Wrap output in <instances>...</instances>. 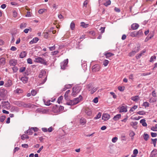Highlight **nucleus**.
<instances>
[{
	"label": "nucleus",
	"instance_id": "1",
	"mask_svg": "<svg viewBox=\"0 0 157 157\" xmlns=\"http://www.w3.org/2000/svg\"><path fill=\"white\" fill-rule=\"evenodd\" d=\"M81 89L82 87L81 86L78 85L75 86L73 88L72 92L71 95L72 96L75 97L80 92Z\"/></svg>",
	"mask_w": 157,
	"mask_h": 157
},
{
	"label": "nucleus",
	"instance_id": "2",
	"mask_svg": "<svg viewBox=\"0 0 157 157\" xmlns=\"http://www.w3.org/2000/svg\"><path fill=\"white\" fill-rule=\"evenodd\" d=\"M58 108L59 109H58V110L56 111L55 109L56 108L58 109V106L57 105L53 106L52 108L53 111V112L56 113H59L62 111L64 109V107L61 106H60L59 107H58Z\"/></svg>",
	"mask_w": 157,
	"mask_h": 157
},
{
	"label": "nucleus",
	"instance_id": "3",
	"mask_svg": "<svg viewBox=\"0 0 157 157\" xmlns=\"http://www.w3.org/2000/svg\"><path fill=\"white\" fill-rule=\"evenodd\" d=\"M7 93V90L4 88L0 89V96L2 98H4Z\"/></svg>",
	"mask_w": 157,
	"mask_h": 157
},
{
	"label": "nucleus",
	"instance_id": "4",
	"mask_svg": "<svg viewBox=\"0 0 157 157\" xmlns=\"http://www.w3.org/2000/svg\"><path fill=\"white\" fill-rule=\"evenodd\" d=\"M68 63V59L65 60L61 62L60 63L61 68L63 70H64L65 68L67 67Z\"/></svg>",
	"mask_w": 157,
	"mask_h": 157
},
{
	"label": "nucleus",
	"instance_id": "5",
	"mask_svg": "<svg viewBox=\"0 0 157 157\" xmlns=\"http://www.w3.org/2000/svg\"><path fill=\"white\" fill-rule=\"evenodd\" d=\"M39 77L40 78H47V76L45 71L44 70H42L40 73Z\"/></svg>",
	"mask_w": 157,
	"mask_h": 157
},
{
	"label": "nucleus",
	"instance_id": "6",
	"mask_svg": "<svg viewBox=\"0 0 157 157\" xmlns=\"http://www.w3.org/2000/svg\"><path fill=\"white\" fill-rule=\"evenodd\" d=\"M92 71L94 72L98 71L100 69V67L98 65H95L92 67Z\"/></svg>",
	"mask_w": 157,
	"mask_h": 157
},
{
	"label": "nucleus",
	"instance_id": "7",
	"mask_svg": "<svg viewBox=\"0 0 157 157\" xmlns=\"http://www.w3.org/2000/svg\"><path fill=\"white\" fill-rule=\"evenodd\" d=\"M110 117V115L107 113H103L102 116V119L104 121H106L108 120Z\"/></svg>",
	"mask_w": 157,
	"mask_h": 157
},
{
	"label": "nucleus",
	"instance_id": "8",
	"mask_svg": "<svg viewBox=\"0 0 157 157\" xmlns=\"http://www.w3.org/2000/svg\"><path fill=\"white\" fill-rule=\"evenodd\" d=\"M157 155V149H154L151 152L150 157H156Z\"/></svg>",
	"mask_w": 157,
	"mask_h": 157
},
{
	"label": "nucleus",
	"instance_id": "9",
	"mask_svg": "<svg viewBox=\"0 0 157 157\" xmlns=\"http://www.w3.org/2000/svg\"><path fill=\"white\" fill-rule=\"evenodd\" d=\"M14 104L17 106L21 107H24V102L20 101H15Z\"/></svg>",
	"mask_w": 157,
	"mask_h": 157
},
{
	"label": "nucleus",
	"instance_id": "10",
	"mask_svg": "<svg viewBox=\"0 0 157 157\" xmlns=\"http://www.w3.org/2000/svg\"><path fill=\"white\" fill-rule=\"evenodd\" d=\"M9 63L10 65L15 66L17 63V60L14 59H11L10 60Z\"/></svg>",
	"mask_w": 157,
	"mask_h": 157
},
{
	"label": "nucleus",
	"instance_id": "11",
	"mask_svg": "<svg viewBox=\"0 0 157 157\" xmlns=\"http://www.w3.org/2000/svg\"><path fill=\"white\" fill-rule=\"evenodd\" d=\"M12 85V81L9 79L7 81L5 82L4 86L6 87H9L11 86Z\"/></svg>",
	"mask_w": 157,
	"mask_h": 157
},
{
	"label": "nucleus",
	"instance_id": "12",
	"mask_svg": "<svg viewBox=\"0 0 157 157\" xmlns=\"http://www.w3.org/2000/svg\"><path fill=\"white\" fill-rule=\"evenodd\" d=\"M23 92V90L22 89L20 88H17L14 91V93L15 94H20Z\"/></svg>",
	"mask_w": 157,
	"mask_h": 157
},
{
	"label": "nucleus",
	"instance_id": "13",
	"mask_svg": "<svg viewBox=\"0 0 157 157\" xmlns=\"http://www.w3.org/2000/svg\"><path fill=\"white\" fill-rule=\"evenodd\" d=\"M127 110L126 106H122L120 108L119 112H126Z\"/></svg>",
	"mask_w": 157,
	"mask_h": 157
},
{
	"label": "nucleus",
	"instance_id": "14",
	"mask_svg": "<svg viewBox=\"0 0 157 157\" xmlns=\"http://www.w3.org/2000/svg\"><path fill=\"white\" fill-rule=\"evenodd\" d=\"M82 96L80 95L79 96V97L75 98L73 101H74V103H76L78 102V103L82 100Z\"/></svg>",
	"mask_w": 157,
	"mask_h": 157
},
{
	"label": "nucleus",
	"instance_id": "15",
	"mask_svg": "<svg viewBox=\"0 0 157 157\" xmlns=\"http://www.w3.org/2000/svg\"><path fill=\"white\" fill-rule=\"evenodd\" d=\"M104 55L105 56L106 58L110 57L114 55V54L110 52H105L104 53Z\"/></svg>",
	"mask_w": 157,
	"mask_h": 157
},
{
	"label": "nucleus",
	"instance_id": "16",
	"mask_svg": "<svg viewBox=\"0 0 157 157\" xmlns=\"http://www.w3.org/2000/svg\"><path fill=\"white\" fill-rule=\"evenodd\" d=\"M85 113L88 116H90L92 114V112L89 108L85 109Z\"/></svg>",
	"mask_w": 157,
	"mask_h": 157
},
{
	"label": "nucleus",
	"instance_id": "17",
	"mask_svg": "<svg viewBox=\"0 0 157 157\" xmlns=\"http://www.w3.org/2000/svg\"><path fill=\"white\" fill-rule=\"evenodd\" d=\"M39 39L37 37L34 38L30 42V44H33L34 43H36L38 40Z\"/></svg>",
	"mask_w": 157,
	"mask_h": 157
},
{
	"label": "nucleus",
	"instance_id": "18",
	"mask_svg": "<svg viewBox=\"0 0 157 157\" xmlns=\"http://www.w3.org/2000/svg\"><path fill=\"white\" fill-rule=\"evenodd\" d=\"M78 103V102L76 103H74V101H73L70 100L69 101H67L66 103V104L69 105H72L76 104Z\"/></svg>",
	"mask_w": 157,
	"mask_h": 157
},
{
	"label": "nucleus",
	"instance_id": "19",
	"mask_svg": "<svg viewBox=\"0 0 157 157\" xmlns=\"http://www.w3.org/2000/svg\"><path fill=\"white\" fill-rule=\"evenodd\" d=\"M26 54L27 53L26 52L23 51L20 53V57L21 58H23L26 56Z\"/></svg>",
	"mask_w": 157,
	"mask_h": 157
},
{
	"label": "nucleus",
	"instance_id": "20",
	"mask_svg": "<svg viewBox=\"0 0 157 157\" xmlns=\"http://www.w3.org/2000/svg\"><path fill=\"white\" fill-rule=\"evenodd\" d=\"M121 114H118L115 115L113 117V119L114 120L117 121H118L121 117Z\"/></svg>",
	"mask_w": 157,
	"mask_h": 157
},
{
	"label": "nucleus",
	"instance_id": "21",
	"mask_svg": "<svg viewBox=\"0 0 157 157\" xmlns=\"http://www.w3.org/2000/svg\"><path fill=\"white\" fill-rule=\"evenodd\" d=\"M25 134H28L29 135H31L33 133L32 129H31V128L28 130L25 131Z\"/></svg>",
	"mask_w": 157,
	"mask_h": 157
},
{
	"label": "nucleus",
	"instance_id": "22",
	"mask_svg": "<svg viewBox=\"0 0 157 157\" xmlns=\"http://www.w3.org/2000/svg\"><path fill=\"white\" fill-rule=\"evenodd\" d=\"M140 123L142 124L143 126L144 127L147 126V124L145 122V120L144 119L141 120L140 121Z\"/></svg>",
	"mask_w": 157,
	"mask_h": 157
},
{
	"label": "nucleus",
	"instance_id": "23",
	"mask_svg": "<svg viewBox=\"0 0 157 157\" xmlns=\"http://www.w3.org/2000/svg\"><path fill=\"white\" fill-rule=\"evenodd\" d=\"M33 105L30 103L26 104L24 103V107L26 108H30L31 107H32Z\"/></svg>",
	"mask_w": 157,
	"mask_h": 157
},
{
	"label": "nucleus",
	"instance_id": "24",
	"mask_svg": "<svg viewBox=\"0 0 157 157\" xmlns=\"http://www.w3.org/2000/svg\"><path fill=\"white\" fill-rule=\"evenodd\" d=\"M137 124V122L136 121H132L131 123V125L132 126L135 128H136Z\"/></svg>",
	"mask_w": 157,
	"mask_h": 157
},
{
	"label": "nucleus",
	"instance_id": "25",
	"mask_svg": "<svg viewBox=\"0 0 157 157\" xmlns=\"http://www.w3.org/2000/svg\"><path fill=\"white\" fill-rule=\"evenodd\" d=\"M80 123L82 125H84L86 123V120L83 118H81L80 120Z\"/></svg>",
	"mask_w": 157,
	"mask_h": 157
},
{
	"label": "nucleus",
	"instance_id": "26",
	"mask_svg": "<svg viewBox=\"0 0 157 157\" xmlns=\"http://www.w3.org/2000/svg\"><path fill=\"white\" fill-rule=\"evenodd\" d=\"M29 136L24 134L21 136V139L23 140H24L25 139H29Z\"/></svg>",
	"mask_w": 157,
	"mask_h": 157
},
{
	"label": "nucleus",
	"instance_id": "27",
	"mask_svg": "<svg viewBox=\"0 0 157 157\" xmlns=\"http://www.w3.org/2000/svg\"><path fill=\"white\" fill-rule=\"evenodd\" d=\"M5 63V59L4 58L0 59V65H3Z\"/></svg>",
	"mask_w": 157,
	"mask_h": 157
},
{
	"label": "nucleus",
	"instance_id": "28",
	"mask_svg": "<svg viewBox=\"0 0 157 157\" xmlns=\"http://www.w3.org/2000/svg\"><path fill=\"white\" fill-rule=\"evenodd\" d=\"M137 154V149H135L133 151V154L131 155L132 157H135L136 156Z\"/></svg>",
	"mask_w": 157,
	"mask_h": 157
},
{
	"label": "nucleus",
	"instance_id": "29",
	"mask_svg": "<svg viewBox=\"0 0 157 157\" xmlns=\"http://www.w3.org/2000/svg\"><path fill=\"white\" fill-rule=\"evenodd\" d=\"M131 28L133 30H135L137 29V24H133L131 25Z\"/></svg>",
	"mask_w": 157,
	"mask_h": 157
},
{
	"label": "nucleus",
	"instance_id": "30",
	"mask_svg": "<svg viewBox=\"0 0 157 157\" xmlns=\"http://www.w3.org/2000/svg\"><path fill=\"white\" fill-rule=\"evenodd\" d=\"M101 112H99L97 116L94 118V119L96 120L100 118L101 116Z\"/></svg>",
	"mask_w": 157,
	"mask_h": 157
},
{
	"label": "nucleus",
	"instance_id": "31",
	"mask_svg": "<svg viewBox=\"0 0 157 157\" xmlns=\"http://www.w3.org/2000/svg\"><path fill=\"white\" fill-rule=\"evenodd\" d=\"M27 24L26 23H21L20 26V28L23 29L26 27Z\"/></svg>",
	"mask_w": 157,
	"mask_h": 157
},
{
	"label": "nucleus",
	"instance_id": "32",
	"mask_svg": "<svg viewBox=\"0 0 157 157\" xmlns=\"http://www.w3.org/2000/svg\"><path fill=\"white\" fill-rule=\"evenodd\" d=\"M6 117L5 115L1 116L0 117V121L3 122L4 121Z\"/></svg>",
	"mask_w": 157,
	"mask_h": 157
},
{
	"label": "nucleus",
	"instance_id": "33",
	"mask_svg": "<svg viewBox=\"0 0 157 157\" xmlns=\"http://www.w3.org/2000/svg\"><path fill=\"white\" fill-rule=\"evenodd\" d=\"M81 26L83 28H86L88 27L89 25L88 24H86L84 22H81Z\"/></svg>",
	"mask_w": 157,
	"mask_h": 157
},
{
	"label": "nucleus",
	"instance_id": "34",
	"mask_svg": "<svg viewBox=\"0 0 157 157\" xmlns=\"http://www.w3.org/2000/svg\"><path fill=\"white\" fill-rule=\"evenodd\" d=\"M70 28L71 29L73 30L74 29L75 27V24L74 22H72L70 25Z\"/></svg>",
	"mask_w": 157,
	"mask_h": 157
},
{
	"label": "nucleus",
	"instance_id": "35",
	"mask_svg": "<svg viewBox=\"0 0 157 157\" xmlns=\"http://www.w3.org/2000/svg\"><path fill=\"white\" fill-rule=\"evenodd\" d=\"M137 105H134L133 107H132V108H131V109L129 110L130 112L131 113V112H133L135 109H136L137 108Z\"/></svg>",
	"mask_w": 157,
	"mask_h": 157
},
{
	"label": "nucleus",
	"instance_id": "36",
	"mask_svg": "<svg viewBox=\"0 0 157 157\" xmlns=\"http://www.w3.org/2000/svg\"><path fill=\"white\" fill-rule=\"evenodd\" d=\"M157 99L155 98H150L149 101L151 103H153L156 101Z\"/></svg>",
	"mask_w": 157,
	"mask_h": 157
},
{
	"label": "nucleus",
	"instance_id": "37",
	"mask_svg": "<svg viewBox=\"0 0 157 157\" xmlns=\"http://www.w3.org/2000/svg\"><path fill=\"white\" fill-rule=\"evenodd\" d=\"M144 139L145 141H147L149 138V135L147 134L144 133Z\"/></svg>",
	"mask_w": 157,
	"mask_h": 157
},
{
	"label": "nucleus",
	"instance_id": "38",
	"mask_svg": "<svg viewBox=\"0 0 157 157\" xmlns=\"http://www.w3.org/2000/svg\"><path fill=\"white\" fill-rule=\"evenodd\" d=\"M109 63V61L108 60L105 59L103 62V65L105 67L106 66L108 65Z\"/></svg>",
	"mask_w": 157,
	"mask_h": 157
},
{
	"label": "nucleus",
	"instance_id": "39",
	"mask_svg": "<svg viewBox=\"0 0 157 157\" xmlns=\"http://www.w3.org/2000/svg\"><path fill=\"white\" fill-rule=\"evenodd\" d=\"M63 97L62 96H61L59 97L58 99V100L57 101V102L59 104H60L61 101L62 100H63Z\"/></svg>",
	"mask_w": 157,
	"mask_h": 157
},
{
	"label": "nucleus",
	"instance_id": "40",
	"mask_svg": "<svg viewBox=\"0 0 157 157\" xmlns=\"http://www.w3.org/2000/svg\"><path fill=\"white\" fill-rule=\"evenodd\" d=\"M94 85L92 83H90L87 86V88L88 89H91L93 88Z\"/></svg>",
	"mask_w": 157,
	"mask_h": 157
},
{
	"label": "nucleus",
	"instance_id": "41",
	"mask_svg": "<svg viewBox=\"0 0 157 157\" xmlns=\"http://www.w3.org/2000/svg\"><path fill=\"white\" fill-rule=\"evenodd\" d=\"M111 4V1L110 0H109L106 2L105 3H104V5L105 6H108L110 5Z\"/></svg>",
	"mask_w": 157,
	"mask_h": 157
},
{
	"label": "nucleus",
	"instance_id": "42",
	"mask_svg": "<svg viewBox=\"0 0 157 157\" xmlns=\"http://www.w3.org/2000/svg\"><path fill=\"white\" fill-rule=\"evenodd\" d=\"M40 63L43 64L44 65H46L47 64V63L44 59L42 58L40 62Z\"/></svg>",
	"mask_w": 157,
	"mask_h": 157
},
{
	"label": "nucleus",
	"instance_id": "43",
	"mask_svg": "<svg viewBox=\"0 0 157 157\" xmlns=\"http://www.w3.org/2000/svg\"><path fill=\"white\" fill-rule=\"evenodd\" d=\"M44 104L47 106H49L50 105L51 103H50V100H48L47 101H45V100L44 101Z\"/></svg>",
	"mask_w": 157,
	"mask_h": 157
},
{
	"label": "nucleus",
	"instance_id": "44",
	"mask_svg": "<svg viewBox=\"0 0 157 157\" xmlns=\"http://www.w3.org/2000/svg\"><path fill=\"white\" fill-rule=\"evenodd\" d=\"M98 87H96L95 88H93L92 90H91L90 94H93L98 89Z\"/></svg>",
	"mask_w": 157,
	"mask_h": 157
},
{
	"label": "nucleus",
	"instance_id": "45",
	"mask_svg": "<svg viewBox=\"0 0 157 157\" xmlns=\"http://www.w3.org/2000/svg\"><path fill=\"white\" fill-rule=\"evenodd\" d=\"M42 58L40 57H38L35 58V62L40 63Z\"/></svg>",
	"mask_w": 157,
	"mask_h": 157
},
{
	"label": "nucleus",
	"instance_id": "46",
	"mask_svg": "<svg viewBox=\"0 0 157 157\" xmlns=\"http://www.w3.org/2000/svg\"><path fill=\"white\" fill-rule=\"evenodd\" d=\"M132 100L136 102L137 101V96L132 97L131 98Z\"/></svg>",
	"mask_w": 157,
	"mask_h": 157
},
{
	"label": "nucleus",
	"instance_id": "47",
	"mask_svg": "<svg viewBox=\"0 0 157 157\" xmlns=\"http://www.w3.org/2000/svg\"><path fill=\"white\" fill-rule=\"evenodd\" d=\"M146 51L145 50H143V51H142L139 54V55L138 56V58L141 57L142 55L144 54V53Z\"/></svg>",
	"mask_w": 157,
	"mask_h": 157
},
{
	"label": "nucleus",
	"instance_id": "48",
	"mask_svg": "<svg viewBox=\"0 0 157 157\" xmlns=\"http://www.w3.org/2000/svg\"><path fill=\"white\" fill-rule=\"evenodd\" d=\"M118 140V138L117 137H115L112 139V141L113 143H115Z\"/></svg>",
	"mask_w": 157,
	"mask_h": 157
},
{
	"label": "nucleus",
	"instance_id": "49",
	"mask_svg": "<svg viewBox=\"0 0 157 157\" xmlns=\"http://www.w3.org/2000/svg\"><path fill=\"white\" fill-rule=\"evenodd\" d=\"M118 88L120 91H123L124 90V86H119L118 87Z\"/></svg>",
	"mask_w": 157,
	"mask_h": 157
},
{
	"label": "nucleus",
	"instance_id": "50",
	"mask_svg": "<svg viewBox=\"0 0 157 157\" xmlns=\"http://www.w3.org/2000/svg\"><path fill=\"white\" fill-rule=\"evenodd\" d=\"M136 53V52L135 51H132L129 54V56H133Z\"/></svg>",
	"mask_w": 157,
	"mask_h": 157
},
{
	"label": "nucleus",
	"instance_id": "51",
	"mask_svg": "<svg viewBox=\"0 0 157 157\" xmlns=\"http://www.w3.org/2000/svg\"><path fill=\"white\" fill-rule=\"evenodd\" d=\"M137 35V32L136 31H134L132 33L131 36H136Z\"/></svg>",
	"mask_w": 157,
	"mask_h": 157
},
{
	"label": "nucleus",
	"instance_id": "52",
	"mask_svg": "<svg viewBox=\"0 0 157 157\" xmlns=\"http://www.w3.org/2000/svg\"><path fill=\"white\" fill-rule=\"evenodd\" d=\"M26 68L25 67H21L19 69V71L20 72H23L25 71Z\"/></svg>",
	"mask_w": 157,
	"mask_h": 157
},
{
	"label": "nucleus",
	"instance_id": "53",
	"mask_svg": "<svg viewBox=\"0 0 157 157\" xmlns=\"http://www.w3.org/2000/svg\"><path fill=\"white\" fill-rule=\"evenodd\" d=\"M31 129H32L33 131L34 132H37L39 129L36 127H31Z\"/></svg>",
	"mask_w": 157,
	"mask_h": 157
},
{
	"label": "nucleus",
	"instance_id": "54",
	"mask_svg": "<svg viewBox=\"0 0 157 157\" xmlns=\"http://www.w3.org/2000/svg\"><path fill=\"white\" fill-rule=\"evenodd\" d=\"M31 92L32 95L33 96H34L35 95H36V91L35 90H32Z\"/></svg>",
	"mask_w": 157,
	"mask_h": 157
},
{
	"label": "nucleus",
	"instance_id": "55",
	"mask_svg": "<svg viewBox=\"0 0 157 157\" xmlns=\"http://www.w3.org/2000/svg\"><path fill=\"white\" fill-rule=\"evenodd\" d=\"M45 10V9H41L39 10L38 12L40 14H42Z\"/></svg>",
	"mask_w": 157,
	"mask_h": 157
},
{
	"label": "nucleus",
	"instance_id": "56",
	"mask_svg": "<svg viewBox=\"0 0 157 157\" xmlns=\"http://www.w3.org/2000/svg\"><path fill=\"white\" fill-rule=\"evenodd\" d=\"M105 27H101L100 29V30L101 31V33H104L105 32Z\"/></svg>",
	"mask_w": 157,
	"mask_h": 157
},
{
	"label": "nucleus",
	"instance_id": "57",
	"mask_svg": "<svg viewBox=\"0 0 157 157\" xmlns=\"http://www.w3.org/2000/svg\"><path fill=\"white\" fill-rule=\"evenodd\" d=\"M29 30H30V31H31V28H30L29 29H25L24 30V32H25L26 33H28L29 31Z\"/></svg>",
	"mask_w": 157,
	"mask_h": 157
},
{
	"label": "nucleus",
	"instance_id": "58",
	"mask_svg": "<svg viewBox=\"0 0 157 157\" xmlns=\"http://www.w3.org/2000/svg\"><path fill=\"white\" fill-rule=\"evenodd\" d=\"M44 36L45 38H48V32L44 33Z\"/></svg>",
	"mask_w": 157,
	"mask_h": 157
},
{
	"label": "nucleus",
	"instance_id": "59",
	"mask_svg": "<svg viewBox=\"0 0 157 157\" xmlns=\"http://www.w3.org/2000/svg\"><path fill=\"white\" fill-rule=\"evenodd\" d=\"M21 146L23 147L26 148H28L29 147L28 145L27 144H22L21 145Z\"/></svg>",
	"mask_w": 157,
	"mask_h": 157
},
{
	"label": "nucleus",
	"instance_id": "60",
	"mask_svg": "<svg viewBox=\"0 0 157 157\" xmlns=\"http://www.w3.org/2000/svg\"><path fill=\"white\" fill-rule=\"evenodd\" d=\"M27 62L28 63L32 64L33 63L32 60V59L30 58H29L27 59Z\"/></svg>",
	"mask_w": 157,
	"mask_h": 157
},
{
	"label": "nucleus",
	"instance_id": "61",
	"mask_svg": "<svg viewBox=\"0 0 157 157\" xmlns=\"http://www.w3.org/2000/svg\"><path fill=\"white\" fill-rule=\"evenodd\" d=\"M17 13L15 11H13V16L14 17H16L17 16Z\"/></svg>",
	"mask_w": 157,
	"mask_h": 157
},
{
	"label": "nucleus",
	"instance_id": "62",
	"mask_svg": "<svg viewBox=\"0 0 157 157\" xmlns=\"http://www.w3.org/2000/svg\"><path fill=\"white\" fill-rule=\"evenodd\" d=\"M93 102L95 103H97L98 102V99L97 97L95 98L93 100Z\"/></svg>",
	"mask_w": 157,
	"mask_h": 157
},
{
	"label": "nucleus",
	"instance_id": "63",
	"mask_svg": "<svg viewBox=\"0 0 157 157\" xmlns=\"http://www.w3.org/2000/svg\"><path fill=\"white\" fill-rule=\"evenodd\" d=\"M151 135L152 137H155L157 136V134L156 133L151 132Z\"/></svg>",
	"mask_w": 157,
	"mask_h": 157
},
{
	"label": "nucleus",
	"instance_id": "64",
	"mask_svg": "<svg viewBox=\"0 0 157 157\" xmlns=\"http://www.w3.org/2000/svg\"><path fill=\"white\" fill-rule=\"evenodd\" d=\"M19 148L18 147H15L13 150V153L14 154L16 151H18L19 150Z\"/></svg>",
	"mask_w": 157,
	"mask_h": 157
}]
</instances>
